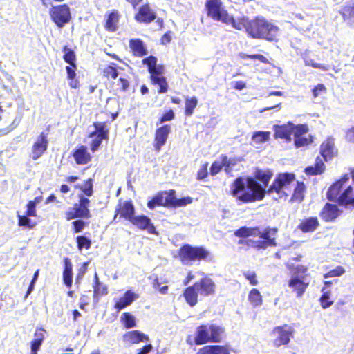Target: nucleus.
<instances>
[{"instance_id": "1", "label": "nucleus", "mask_w": 354, "mask_h": 354, "mask_svg": "<svg viewBox=\"0 0 354 354\" xmlns=\"http://www.w3.org/2000/svg\"><path fill=\"white\" fill-rule=\"evenodd\" d=\"M296 180L294 173L282 172L276 175L272 184L266 189L251 176L235 178L230 186V194L241 203H250L262 201L266 194H275L277 198H286Z\"/></svg>"}, {"instance_id": "2", "label": "nucleus", "mask_w": 354, "mask_h": 354, "mask_svg": "<svg viewBox=\"0 0 354 354\" xmlns=\"http://www.w3.org/2000/svg\"><path fill=\"white\" fill-rule=\"evenodd\" d=\"M234 28L245 30L248 36L254 39H263L268 41L277 40L279 27L263 16H257L252 19L247 17L236 18Z\"/></svg>"}, {"instance_id": "3", "label": "nucleus", "mask_w": 354, "mask_h": 354, "mask_svg": "<svg viewBox=\"0 0 354 354\" xmlns=\"http://www.w3.org/2000/svg\"><path fill=\"white\" fill-rule=\"evenodd\" d=\"M278 229L267 226L261 230L259 226L248 227L243 226L234 232V235L239 238H248L249 236H258L256 241L250 239L239 240V245H246L257 250H264L268 248H273L277 245V235Z\"/></svg>"}, {"instance_id": "4", "label": "nucleus", "mask_w": 354, "mask_h": 354, "mask_svg": "<svg viewBox=\"0 0 354 354\" xmlns=\"http://www.w3.org/2000/svg\"><path fill=\"white\" fill-rule=\"evenodd\" d=\"M348 174H344L334 182L328 189L326 198L339 206L354 207V193L353 187L348 184Z\"/></svg>"}, {"instance_id": "5", "label": "nucleus", "mask_w": 354, "mask_h": 354, "mask_svg": "<svg viewBox=\"0 0 354 354\" xmlns=\"http://www.w3.org/2000/svg\"><path fill=\"white\" fill-rule=\"evenodd\" d=\"M216 284L207 276H205L193 285L185 288L183 296L190 307H194L198 302V295L209 297L215 294Z\"/></svg>"}, {"instance_id": "6", "label": "nucleus", "mask_w": 354, "mask_h": 354, "mask_svg": "<svg viewBox=\"0 0 354 354\" xmlns=\"http://www.w3.org/2000/svg\"><path fill=\"white\" fill-rule=\"evenodd\" d=\"M192 198L189 196L181 198H176L174 189L160 191L157 192L147 203V207L153 210L156 207H183L192 203Z\"/></svg>"}, {"instance_id": "7", "label": "nucleus", "mask_w": 354, "mask_h": 354, "mask_svg": "<svg viewBox=\"0 0 354 354\" xmlns=\"http://www.w3.org/2000/svg\"><path fill=\"white\" fill-rule=\"evenodd\" d=\"M204 10L207 18L225 25L234 26L236 18L229 13L222 0H205Z\"/></svg>"}, {"instance_id": "8", "label": "nucleus", "mask_w": 354, "mask_h": 354, "mask_svg": "<svg viewBox=\"0 0 354 354\" xmlns=\"http://www.w3.org/2000/svg\"><path fill=\"white\" fill-rule=\"evenodd\" d=\"M225 335V328L216 324H201L195 332L194 343L202 345L207 343H220Z\"/></svg>"}, {"instance_id": "9", "label": "nucleus", "mask_w": 354, "mask_h": 354, "mask_svg": "<svg viewBox=\"0 0 354 354\" xmlns=\"http://www.w3.org/2000/svg\"><path fill=\"white\" fill-rule=\"evenodd\" d=\"M177 255L183 264L187 265L194 261L207 260L210 252L203 246H192L185 243L178 249Z\"/></svg>"}, {"instance_id": "10", "label": "nucleus", "mask_w": 354, "mask_h": 354, "mask_svg": "<svg viewBox=\"0 0 354 354\" xmlns=\"http://www.w3.org/2000/svg\"><path fill=\"white\" fill-rule=\"evenodd\" d=\"M62 51L64 53L63 59L66 63L68 64V66H66V71L67 79L69 80V86L71 88L76 89L80 86V81L77 78L76 74V54L73 50L67 46H63Z\"/></svg>"}, {"instance_id": "11", "label": "nucleus", "mask_w": 354, "mask_h": 354, "mask_svg": "<svg viewBox=\"0 0 354 354\" xmlns=\"http://www.w3.org/2000/svg\"><path fill=\"white\" fill-rule=\"evenodd\" d=\"M48 14L51 21L58 28H62L72 19L71 8L67 3L52 6Z\"/></svg>"}, {"instance_id": "12", "label": "nucleus", "mask_w": 354, "mask_h": 354, "mask_svg": "<svg viewBox=\"0 0 354 354\" xmlns=\"http://www.w3.org/2000/svg\"><path fill=\"white\" fill-rule=\"evenodd\" d=\"M91 201L83 194L78 195L77 202L73 205L68 211L66 212V218L68 221L80 218H90L91 214L89 209Z\"/></svg>"}, {"instance_id": "13", "label": "nucleus", "mask_w": 354, "mask_h": 354, "mask_svg": "<svg viewBox=\"0 0 354 354\" xmlns=\"http://www.w3.org/2000/svg\"><path fill=\"white\" fill-rule=\"evenodd\" d=\"M295 334V329L288 324H283L273 328L270 332L272 337V344L275 348L288 345Z\"/></svg>"}, {"instance_id": "14", "label": "nucleus", "mask_w": 354, "mask_h": 354, "mask_svg": "<svg viewBox=\"0 0 354 354\" xmlns=\"http://www.w3.org/2000/svg\"><path fill=\"white\" fill-rule=\"evenodd\" d=\"M93 126L95 130L89 133L88 137L94 138L90 142V149L95 152L99 149L103 140L109 139V129L105 122H95Z\"/></svg>"}, {"instance_id": "15", "label": "nucleus", "mask_w": 354, "mask_h": 354, "mask_svg": "<svg viewBox=\"0 0 354 354\" xmlns=\"http://www.w3.org/2000/svg\"><path fill=\"white\" fill-rule=\"evenodd\" d=\"M305 128L302 124H294L291 122H288L281 125H275L274 127V138H281L286 140L287 142L291 140V136L305 132Z\"/></svg>"}, {"instance_id": "16", "label": "nucleus", "mask_w": 354, "mask_h": 354, "mask_svg": "<svg viewBox=\"0 0 354 354\" xmlns=\"http://www.w3.org/2000/svg\"><path fill=\"white\" fill-rule=\"evenodd\" d=\"M134 14V20L140 24H149L156 19V13L149 3L138 6Z\"/></svg>"}, {"instance_id": "17", "label": "nucleus", "mask_w": 354, "mask_h": 354, "mask_svg": "<svg viewBox=\"0 0 354 354\" xmlns=\"http://www.w3.org/2000/svg\"><path fill=\"white\" fill-rule=\"evenodd\" d=\"M157 61V58L153 55L145 57L142 60V64L147 66L151 82L165 77L164 75L165 66L162 64L158 65Z\"/></svg>"}, {"instance_id": "18", "label": "nucleus", "mask_w": 354, "mask_h": 354, "mask_svg": "<svg viewBox=\"0 0 354 354\" xmlns=\"http://www.w3.org/2000/svg\"><path fill=\"white\" fill-rule=\"evenodd\" d=\"M135 206L131 200L123 201L122 199H119L118 203L115 207L113 221H115L118 216L119 218L129 221L135 214Z\"/></svg>"}, {"instance_id": "19", "label": "nucleus", "mask_w": 354, "mask_h": 354, "mask_svg": "<svg viewBox=\"0 0 354 354\" xmlns=\"http://www.w3.org/2000/svg\"><path fill=\"white\" fill-rule=\"evenodd\" d=\"M48 146V140L47 135L41 132L32 145L30 157L33 160H38L46 153Z\"/></svg>"}, {"instance_id": "20", "label": "nucleus", "mask_w": 354, "mask_h": 354, "mask_svg": "<svg viewBox=\"0 0 354 354\" xmlns=\"http://www.w3.org/2000/svg\"><path fill=\"white\" fill-rule=\"evenodd\" d=\"M129 222L140 230H146L149 234H158L150 218L145 215L135 216L134 214Z\"/></svg>"}, {"instance_id": "21", "label": "nucleus", "mask_w": 354, "mask_h": 354, "mask_svg": "<svg viewBox=\"0 0 354 354\" xmlns=\"http://www.w3.org/2000/svg\"><path fill=\"white\" fill-rule=\"evenodd\" d=\"M121 14L118 10L113 9L104 15V28L109 32H115L119 28Z\"/></svg>"}, {"instance_id": "22", "label": "nucleus", "mask_w": 354, "mask_h": 354, "mask_svg": "<svg viewBox=\"0 0 354 354\" xmlns=\"http://www.w3.org/2000/svg\"><path fill=\"white\" fill-rule=\"evenodd\" d=\"M342 211L337 204L326 203L319 212V216L325 222L335 221L342 214Z\"/></svg>"}, {"instance_id": "23", "label": "nucleus", "mask_w": 354, "mask_h": 354, "mask_svg": "<svg viewBox=\"0 0 354 354\" xmlns=\"http://www.w3.org/2000/svg\"><path fill=\"white\" fill-rule=\"evenodd\" d=\"M171 132L169 124H164L156 129L154 134L153 147L156 151L159 152L167 142Z\"/></svg>"}, {"instance_id": "24", "label": "nucleus", "mask_w": 354, "mask_h": 354, "mask_svg": "<svg viewBox=\"0 0 354 354\" xmlns=\"http://www.w3.org/2000/svg\"><path fill=\"white\" fill-rule=\"evenodd\" d=\"M75 163L78 165H84L89 163L92 160V156L84 145H77L71 152Z\"/></svg>"}, {"instance_id": "25", "label": "nucleus", "mask_w": 354, "mask_h": 354, "mask_svg": "<svg viewBox=\"0 0 354 354\" xmlns=\"http://www.w3.org/2000/svg\"><path fill=\"white\" fill-rule=\"evenodd\" d=\"M288 287L291 289L292 292L295 293L297 297H301L306 292L309 282L305 281L304 277L299 278L297 276H292L288 281Z\"/></svg>"}, {"instance_id": "26", "label": "nucleus", "mask_w": 354, "mask_h": 354, "mask_svg": "<svg viewBox=\"0 0 354 354\" xmlns=\"http://www.w3.org/2000/svg\"><path fill=\"white\" fill-rule=\"evenodd\" d=\"M339 13L348 26L354 28V0L346 2L341 7Z\"/></svg>"}, {"instance_id": "27", "label": "nucleus", "mask_w": 354, "mask_h": 354, "mask_svg": "<svg viewBox=\"0 0 354 354\" xmlns=\"http://www.w3.org/2000/svg\"><path fill=\"white\" fill-rule=\"evenodd\" d=\"M47 331L42 327H37L34 333V339L30 342V354H37L46 339Z\"/></svg>"}, {"instance_id": "28", "label": "nucleus", "mask_w": 354, "mask_h": 354, "mask_svg": "<svg viewBox=\"0 0 354 354\" xmlns=\"http://www.w3.org/2000/svg\"><path fill=\"white\" fill-rule=\"evenodd\" d=\"M123 341L130 344H138L149 340L147 335L138 330L128 331L123 335Z\"/></svg>"}, {"instance_id": "29", "label": "nucleus", "mask_w": 354, "mask_h": 354, "mask_svg": "<svg viewBox=\"0 0 354 354\" xmlns=\"http://www.w3.org/2000/svg\"><path fill=\"white\" fill-rule=\"evenodd\" d=\"M319 221L317 216L305 217L301 220L297 229L303 233L315 232L319 227Z\"/></svg>"}, {"instance_id": "30", "label": "nucleus", "mask_w": 354, "mask_h": 354, "mask_svg": "<svg viewBox=\"0 0 354 354\" xmlns=\"http://www.w3.org/2000/svg\"><path fill=\"white\" fill-rule=\"evenodd\" d=\"M129 48L132 55L136 57H142L148 53L144 41L138 38L129 40Z\"/></svg>"}, {"instance_id": "31", "label": "nucleus", "mask_w": 354, "mask_h": 354, "mask_svg": "<svg viewBox=\"0 0 354 354\" xmlns=\"http://www.w3.org/2000/svg\"><path fill=\"white\" fill-rule=\"evenodd\" d=\"M136 298V295L131 290H128L121 297L119 298L118 301H115L114 308L118 312H119L130 306Z\"/></svg>"}, {"instance_id": "32", "label": "nucleus", "mask_w": 354, "mask_h": 354, "mask_svg": "<svg viewBox=\"0 0 354 354\" xmlns=\"http://www.w3.org/2000/svg\"><path fill=\"white\" fill-rule=\"evenodd\" d=\"M63 262V281L66 287L71 288L73 283V265L71 259L67 257L64 258Z\"/></svg>"}, {"instance_id": "33", "label": "nucleus", "mask_w": 354, "mask_h": 354, "mask_svg": "<svg viewBox=\"0 0 354 354\" xmlns=\"http://www.w3.org/2000/svg\"><path fill=\"white\" fill-rule=\"evenodd\" d=\"M335 144L333 139L328 138L324 141L320 146V153L325 160L328 161L333 157Z\"/></svg>"}, {"instance_id": "34", "label": "nucleus", "mask_w": 354, "mask_h": 354, "mask_svg": "<svg viewBox=\"0 0 354 354\" xmlns=\"http://www.w3.org/2000/svg\"><path fill=\"white\" fill-rule=\"evenodd\" d=\"M326 166L321 158L317 157L314 165L305 168L304 171L308 176L320 175L324 172Z\"/></svg>"}, {"instance_id": "35", "label": "nucleus", "mask_w": 354, "mask_h": 354, "mask_svg": "<svg viewBox=\"0 0 354 354\" xmlns=\"http://www.w3.org/2000/svg\"><path fill=\"white\" fill-rule=\"evenodd\" d=\"M273 176V172L270 170H262L257 169L254 173V177H252L257 182L259 181L263 184V187L266 188L268 186Z\"/></svg>"}, {"instance_id": "36", "label": "nucleus", "mask_w": 354, "mask_h": 354, "mask_svg": "<svg viewBox=\"0 0 354 354\" xmlns=\"http://www.w3.org/2000/svg\"><path fill=\"white\" fill-rule=\"evenodd\" d=\"M306 190L305 184L303 182L297 181L290 201L292 203H301L304 199Z\"/></svg>"}, {"instance_id": "37", "label": "nucleus", "mask_w": 354, "mask_h": 354, "mask_svg": "<svg viewBox=\"0 0 354 354\" xmlns=\"http://www.w3.org/2000/svg\"><path fill=\"white\" fill-rule=\"evenodd\" d=\"M301 124L303 127H306L305 131H304L305 132L301 133L298 136H297L296 134H294V137H295L294 144L297 148L308 146L310 144H311L313 141V137L311 136H310L308 137H303L302 136V135H304L308 132L309 129L306 124Z\"/></svg>"}, {"instance_id": "38", "label": "nucleus", "mask_w": 354, "mask_h": 354, "mask_svg": "<svg viewBox=\"0 0 354 354\" xmlns=\"http://www.w3.org/2000/svg\"><path fill=\"white\" fill-rule=\"evenodd\" d=\"M286 268L293 274V276L299 277V275H307L309 266L303 264L296 265L294 262H288L286 263Z\"/></svg>"}, {"instance_id": "39", "label": "nucleus", "mask_w": 354, "mask_h": 354, "mask_svg": "<svg viewBox=\"0 0 354 354\" xmlns=\"http://www.w3.org/2000/svg\"><path fill=\"white\" fill-rule=\"evenodd\" d=\"M75 188L79 189L85 197L91 196L94 193L93 180L91 178L84 180L82 185H76Z\"/></svg>"}, {"instance_id": "40", "label": "nucleus", "mask_w": 354, "mask_h": 354, "mask_svg": "<svg viewBox=\"0 0 354 354\" xmlns=\"http://www.w3.org/2000/svg\"><path fill=\"white\" fill-rule=\"evenodd\" d=\"M198 105V99L196 96L191 97H186L185 100V109L184 114L187 117H190L193 115L195 109Z\"/></svg>"}, {"instance_id": "41", "label": "nucleus", "mask_w": 354, "mask_h": 354, "mask_svg": "<svg viewBox=\"0 0 354 354\" xmlns=\"http://www.w3.org/2000/svg\"><path fill=\"white\" fill-rule=\"evenodd\" d=\"M119 75L118 66L111 62L102 70V75L107 80H115Z\"/></svg>"}, {"instance_id": "42", "label": "nucleus", "mask_w": 354, "mask_h": 354, "mask_svg": "<svg viewBox=\"0 0 354 354\" xmlns=\"http://www.w3.org/2000/svg\"><path fill=\"white\" fill-rule=\"evenodd\" d=\"M120 322L126 329H130L136 326V317L129 312H124L121 315Z\"/></svg>"}, {"instance_id": "43", "label": "nucleus", "mask_w": 354, "mask_h": 354, "mask_svg": "<svg viewBox=\"0 0 354 354\" xmlns=\"http://www.w3.org/2000/svg\"><path fill=\"white\" fill-rule=\"evenodd\" d=\"M248 301L253 307L260 306L263 304V298L259 290L252 288L249 292Z\"/></svg>"}, {"instance_id": "44", "label": "nucleus", "mask_w": 354, "mask_h": 354, "mask_svg": "<svg viewBox=\"0 0 354 354\" xmlns=\"http://www.w3.org/2000/svg\"><path fill=\"white\" fill-rule=\"evenodd\" d=\"M93 297L98 298L103 295H106L108 293L107 288L102 286L99 281L97 274H95V281L93 286Z\"/></svg>"}, {"instance_id": "45", "label": "nucleus", "mask_w": 354, "mask_h": 354, "mask_svg": "<svg viewBox=\"0 0 354 354\" xmlns=\"http://www.w3.org/2000/svg\"><path fill=\"white\" fill-rule=\"evenodd\" d=\"M322 295L319 298V303L321 306L324 309H326L329 308L333 304V301L330 299L331 291L330 290H326V287H323L322 288Z\"/></svg>"}, {"instance_id": "46", "label": "nucleus", "mask_w": 354, "mask_h": 354, "mask_svg": "<svg viewBox=\"0 0 354 354\" xmlns=\"http://www.w3.org/2000/svg\"><path fill=\"white\" fill-rule=\"evenodd\" d=\"M76 243L77 248L81 250L82 249L88 250L91 246V241L84 235H79L76 237Z\"/></svg>"}, {"instance_id": "47", "label": "nucleus", "mask_w": 354, "mask_h": 354, "mask_svg": "<svg viewBox=\"0 0 354 354\" xmlns=\"http://www.w3.org/2000/svg\"><path fill=\"white\" fill-rule=\"evenodd\" d=\"M29 217L31 216H27L26 214L24 216L18 215V225L20 227H26L29 229H32L35 227L36 223L32 222Z\"/></svg>"}, {"instance_id": "48", "label": "nucleus", "mask_w": 354, "mask_h": 354, "mask_svg": "<svg viewBox=\"0 0 354 354\" xmlns=\"http://www.w3.org/2000/svg\"><path fill=\"white\" fill-rule=\"evenodd\" d=\"M151 83L154 86L158 85L159 86L158 89V93L159 94L166 93L169 90V84L166 77L152 81Z\"/></svg>"}, {"instance_id": "49", "label": "nucleus", "mask_w": 354, "mask_h": 354, "mask_svg": "<svg viewBox=\"0 0 354 354\" xmlns=\"http://www.w3.org/2000/svg\"><path fill=\"white\" fill-rule=\"evenodd\" d=\"M270 133L269 131H259L255 132L252 136V140L256 143H263L270 140Z\"/></svg>"}, {"instance_id": "50", "label": "nucleus", "mask_w": 354, "mask_h": 354, "mask_svg": "<svg viewBox=\"0 0 354 354\" xmlns=\"http://www.w3.org/2000/svg\"><path fill=\"white\" fill-rule=\"evenodd\" d=\"M131 85L129 77H120L116 83L117 89L121 92L127 91Z\"/></svg>"}, {"instance_id": "51", "label": "nucleus", "mask_w": 354, "mask_h": 354, "mask_svg": "<svg viewBox=\"0 0 354 354\" xmlns=\"http://www.w3.org/2000/svg\"><path fill=\"white\" fill-rule=\"evenodd\" d=\"M344 272H345V269L342 266H338L335 268L330 270L328 272H327L326 273H325L323 277L325 279L331 278V277H340L342 274H344Z\"/></svg>"}, {"instance_id": "52", "label": "nucleus", "mask_w": 354, "mask_h": 354, "mask_svg": "<svg viewBox=\"0 0 354 354\" xmlns=\"http://www.w3.org/2000/svg\"><path fill=\"white\" fill-rule=\"evenodd\" d=\"M221 160V165H223V167L225 168V171L227 173H229L231 171V166H234L236 165V161L234 160L230 159L226 155H221L220 157Z\"/></svg>"}, {"instance_id": "53", "label": "nucleus", "mask_w": 354, "mask_h": 354, "mask_svg": "<svg viewBox=\"0 0 354 354\" xmlns=\"http://www.w3.org/2000/svg\"><path fill=\"white\" fill-rule=\"evenodd\" d=\"M160 285L161 282L159 281L158 277L156 276L152 281L153 288L156 290H158L162 295L167 294L169 290V286L167 285L160 286Z\"/></svg>"}, {"instance_id": "54", "label": "nucleus", "mask_w": 354, "mask_h": 354, "mask_svg": "<svg viewBox=\"0 0 354 354\" xmlns=\"http://www.w3.org/2000/svg\"><path fill=\"white\" fill-rule=\"evenodd\" d=\"M71 224L73 233H78L82 232L88 223L82 219H76Z\"/></svg>"}, {"instance_id": "55", "label": "nucleus", "mask_w": 354, "mask_h": 354, "mask_svg": "<svg viewBox=\"0 0 354 354\" xmlns=\"http://www.w3.org/2000/svg\"><path fill=\"white\" fill-rule=\"evenodd\" d=\"M212 354H230L228 345H213Z\"/></svg>"}, {"instance_id": "56", "label": "nucleus", "mask_w": 354, "mask_h": 354, "mask_svg": "<svg viewBox=\"0 0 354 354\" xmlns=\"http://www.w3.org/2000/svg\"><path fill=\"white\" fill-rule=\"evenodd\" d=\"M243 277L250 282L252 286H257L259 283L257 274L254 271H246L243 272Z\"/></svg>"}, {"instance_id": "57", "label": "nucleus", "mask_w": 354, "mask_h": 354, "mask_svg": "<svg viewBox=\"0 0 354 354\" xmlns=\"http://www.w3.org/2000/svg\"><path fill=\"white\" fill-rule=\"evenodd\" d=\"M207 168H208V163L207 162L203 164L201 167V168L199 169V170L198 171L197 174H196L197 180H202L205 179L206 177L208 176Z\"/></svg>"}, {"instance_id": "58", "label": "nucleus", "mask_w": 354, "mask_h": 354, "mask_svg": "<svg viewBox=\"0 0 354 354\" xmlns=\"http://www.w3.org/2000/svg\"><path fill=\"white\" fill-rule=\"evenodd\" d=\"M175 118L174 112L172 109H169L165 112L159 118V123H164L165 122L171 121Z\"/></svg>"}, {"instance_id": "59", "label": "nucleus", "mask_w": 354, "mask_h": 354, "mask_svg": "<svg viewBox=\"0 0 354 354\" xmlns=\"http://www.w3.org/2000/svg\"><path fill=\"white\" fill-rule=\"evenodd\" d=\"M326 87L323 84H317L313 89V96L314 98H317L321 93L326 92Z\"/></svg>"}, {"instance_id": "60", "label": "nucleus", "mask_w": 354, "mask_h": 354, "mask_svg": "<svg viewBox=\"0 0 354 354\" xmlns=\"http://www.w3.org/2000/svg\"><path fill=\"white\" fill-rule=\"evenodd\" d=\"M25 214L27 216H31L32 217L37 216L36 205L29 201L26 205V210Z\"/></svg>"}, {"instance_id": "61", "label": "nucleus", "mask_w": 354, "mask_h": 354, "mask_svg": "<svg viewBox=\"0 0 354 354\" xmlns=\"http://www.w3.org/2000/svg\"><path fill=\"white\" fill-rule=\"evenodd\" d=\"M223 169V165L218 161H214L210 167V175L214 176L218 174Z\"/></svg>"}, {"instance_id": "62", "label": "nucleus", "mask_w": 354, "mask_h": 354, "mask_svg": "<svg viewBox=\"0 0 354 354\" xmlns=\"http://www.w3.org/2000/svg\"><path fill=\"white\" fill-rule=\"evenodd\" d=\"M306 64L308 66H310L315 68H318V69H321L323 71H327L329 68V66L328 65H324V64L316 63L315 61H313L312 59L307 62Z\"/></svg>"}, {"instance_id": "63", "label": "nucleus", "mask_w": 354, "mask_h": 354, "mask_svg": "<svg viewBox=\"0 0 354 354\" xmlns=\"http://www.w3.org/2000/svg\"><path fill=\"white\" fill-rule=\"evenodd\" d=\"M153 349V346L151 344H148L138 349L136 354H148Z\"/></svg>"}, {"instance_id": "64", "label": "nucleus", "mask_w": 354, "mask_h": 354, "mask_svg": "<svg viewBox=\"0 0 354 354\" xmlns=\"http://www.w3.org/2000/svg\"><path fill=\"white\" fill-rule=\"evenodd\" d=\"M213 345H207L200 348L196 354H212Z\"/></svg>"}]
</instances>
